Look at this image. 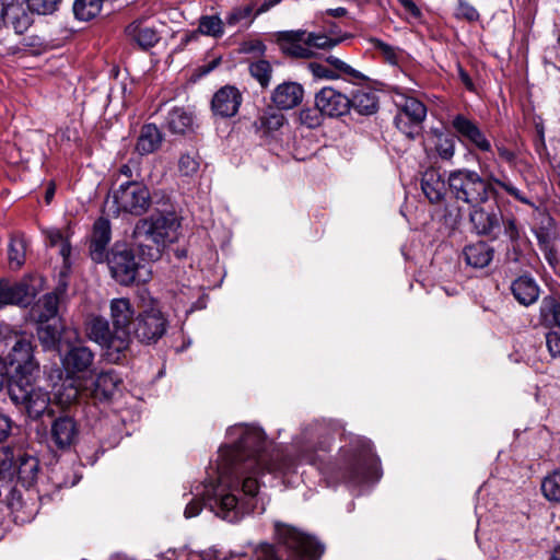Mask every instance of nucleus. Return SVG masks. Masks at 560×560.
Returning a JSON list of instances; mask_svg holds the SVG:
<instances>
[{"instance_id": "f257e3e1", "label": "nucleus", "mask_w": 560, "mask_h": 560, "mask_svg": "<svg viewBox=\"0 0 560 560\" xmlns=\"http://www.w3.org/2000/svg\"><path fill=\"white\" fill-rule=\"evenodd\" d=\"M226 436L229 444L220 447L215 462L217 482L205 485L202 495L217 516L231 523L256 510L262 470L282 477L294 474L300 464H315L314 453L326 451L334 439L330 428L317 421L294 438L292 451L267 454L265 433L255 425H233Z\"/></svg>"}, {"instance_id": "f03ea898", "label": "nucleus", "mask_w": 560, "mask_h": 560, "mask_svg": "<svg viewBox=\"0 0 560 560\" xmlns=\"http://www.w3.org/2000/svg\"><path fill=\"white\" fill-rule=\"evenodd\" d=\"M482 173L468 168H458L450 172L447 184L453 197L470 206H479L491 197L499 195L498 187L518 201L529 205L530 201L505 176L497 177L493 173H487V167L479 163Z\"/></svg>"}, {"instance_id": "7ed1b4c3", "label": "nucleus", "mask_w": 560, "mask_h": 560, "mask_svg": "<svg viewBox=\"0 0 560 560\" xmlns=\"http://www.w3.org/2000/svg\"><path fill=\"white\" fill-rule=\"evenodd\" d=\"M35 346L32 337L10 324L0 322V354L14 373L15 381L32 378L39 371L34 355Z\"/></svg>"}, {"instance_id": "20e7f679", "label": "nucleus", "mask_w": 560, "mask_h": 560, "mask_svg": "<svg viewBox=\"0 0 560 560\" xmlns=\"http://www.w3.org/2000/svg\"><path fill=\"white\" fill-rule=\"evenodd\" d=\"M179 222L174 214L151 215L140 220L133 230V238L144 260L160 259L167 243L177 240Z\"/></svg>"}, {"instance_id": "39448f33", "label": "nucleus", "mask_w": 560, "mask_h": 560, "mask_svg": "<svg viewBox=\"0 0 560 560\" xmlns=\"http://www.w3.org/2000/svg\"><path fill=\"white\" fill-rule=\"evenodd\" d=\"M342 471L345 479L353 485L375 481L380 478L378 458L373 453L371 442L357 436L348 447L342 448Z\"/></svg>"}, {"instance_id": "423d86ee", "label": "nucleus", "mask_w": 560, "mask_h": 560, "mask_svg": "<svg viewBox=\"0 0 560 560\" xmlns=\"http://www.w3.org/2000/svg\"><path fill=\"white\" fill-rule=\"evenodd\" d=\"M151 206V195L145 185L138 180H127L113 190L105 201V208L115 215L129 213L142 215Z\"/></svg>"}, {"instance_id": "0eeeda50", "label": "nucleus", "mask_w": 560, "mask_h": 560, "mask_svg": "<svg viewBox=\"0 0 560 560\" xmlns=\"http://www.w3.org/2000/svg\"><path fill=\"white\" fill-rule=\"evenodd\" d=\"M398 114L395 117L396 127L409 139H415L421 130V125L427 117L425 105L413 96L397 91L394 96Z\"/></svg>"}, {"instance_id": "6e6552de", "label": "nucleus", "mask_w": 560, "mask_h": 560, "mask_svg": "<svg viewBox=\"0 0 560 560\" xmlns=\"http://www.w3.org/2000/svg\"><path fill=\"white\" fill-rule=\"evenodd\" d=\"M9 395L15 405L24 406L32 419L42 417L48 410L50 404L48 392L34 386L31 378L14 381L9 388Z\"/></svg>"}, {"instance_id": "1a4fd4ad", "label": "nucleus", "mask_w": 560, "mask_h": 560, "mask_svg": "<svg viewBox=\"0 0 560 560\" xmlns=\"http://www.w3.org/2000/svg\"><path fill=\"white\" fill-rule=\"evenodd\" d=\"M112 277L121 285H130L133 282H144L141 278V266L136 261L133 252L125 244H115L110 253L106 255Z\"/></svg>"}, {"instance_id": "9d476101", "label": "nucleus", "mask_w": 560, "mask_h": 560, "mask_svg": "<svg viewBox=\"0 0 560 560\" xmlns=\"http://www.w3.org/2000/svg\"><path fill=\"white\" fill-rule=\"evenodd\" d=\"M167 326V318L156 304H152L135 318L133 335L141 343H155L165 335Z\"/></svg>"}, {"instance_id": "9b49d317", "label": "nucleus", "mask_w": 560, "mask_h": 560, "mask_svg": "<svg viewBox=\"0 0 560 560\" xmlns=\"http://www.w3.org/2000/svg\"><path fill=\"white\" fill-rule=\"evenodd\" d=\"M42 285L43 279L38 276H31L15 283L3 280L0 287V310L11 304L30 305L42 289Z\"/></svg>"}, {"instance_id": "f8f14e48", "label": "nucleus", "mask_w": 560, "mask_h": 560, "mask_svg": "<svg viewBox=\"0 0 560 560\" xmlns=\"http://www.w3.org/2000/svg\"><path fill=\"white\" fill-rule=\"evenodd\" d=\"M95 353L85 345H71L61 355V364L68 376L86 378L94 372Z\"/></svg>"}, {"instance_id": "ddd939ff", "label": "nucleus", "mask_w": 560, "mask_h": 560, "mask_svg": "<svg viewBox=\"0 0 560 560\" xmlns=\"http://www.w3.org/2000/svg\"><path fill=\"white\" fill-rule=\"evenodd\" d=\"M88 336L91 340L106 348V355L109 361L117 363L129 347H118L116 341V331H112L107 319L103 317H93L88 326Z\"/></svg>"}, {"instance_id": "4468645a", "label": "nucleus", "mask_w": 560, "mask_h": 560, "mask_svg": "<svg viewBox=\"0 0 560 560\" xmlns=\"http://www.w3.org/2000/svg\"><path fill=\"white\" fill-rule=\"evenodd\" d=\"M110 318L116 331V343L118 347H129L130 345V324L133 319L135 310L130 300L126 298L114 299L110 301Z\"/></svg>"}, {"instance_id": "2eb2a0df", "label": "nucleus", "mask_w": 560, "mask_h": 560, "mask_svg": "<svg viewBox=\"0 0 560 560\" xmlns=\"http://www.w3.org/2000/svg\"><path fill=\"white\" fill-rule=\"evenodd\" d=\"M315 105L327 117H341L350 110V98L331 86L315 94Z\"/></svg>"}, {"instance_id": "dca6fc26", "label": "nucleus", "mask_w": 560, "mask_h": 560, "mask_svg": "<svg viewBox=\"0 0 560 560\" xmlns=\"http://www.w3.org/2000/svg\"><path fill=\"white\" fill-rule=\"evenodd\" d=\"M452 127L463 143L474 145L482 152L491 151L490 141L474 120L458 114L453 117Z\"/></svg>"}, {"instance_id": "f3484780", "label": "nucleus", "mask_w": 560, "mask_h": 560, "mask_svg": "<svg viewBox=\"0 0 560 560\" xmlns=\"http://www.w3.org/2000/svg\"><path fill=\"white\" fill-rule=\"evenodd\" d=\"M303 96L304 89L300 83L285 81L275 88L271 102L278 109L288 110L300 105Z\"/></svg>"}, {"instance_id": "a211bd4d", "label": "nucleus", "mask_w": 560, "mask_h": 560, "mask_svg": "<svg viewBox=\"0 0 560 560\" xmlns=\"http://www.w3.org/2000/svg\"><path fill=\"white\" fill-rule=\"evenodd\" d=\"M242 103V94L235 86L225 85L212 97L211 107L215 115L221 117L234 116Z\"/></svg>"}, {"instance_id": "6ab92c4d", "label": "nucleus", "mask_w": 560, "mask_h": 560, "mask_svg": "<svg viewBox=\"0 0 560 560\" xmlns=\"http://www.w3.org/2000/svg\"><path fill=\"white\" fill-rule=\"evenodd\" d=\"M472 210L469 213V221L472 225V230L478 235H494L495 231H499L502 214L500 211H489L479 206H471Z\"/></svg>"}, {"instance_id": "aec40b11", "label": "nucleus", "mask_w": 560, "mask_h": 560, "mask_svg": "<svg viewBox=\"0 0 560 560\" xmlns=\"http://www.w3.org/2000/svg\"><path fill=\"white\" fill-rule=\"evenodd\" d=\"M51 439L60 450L70 447L78 439L77 422L69 416H60L51 423Z\"/></svg>"}, {"instance_id": "412c9836", "label": "nucleus", "mask_w": 560, "mask_h": 560, "mask_svg": "<svg viewBox=\"0 0 560 560\" xmlns=\"http://www.w3.org/2000/svg\"><path fill=\"white\" fill-rule=\"evenodd\" d=\"M305 31H290L280 35L279 43L285 55L310 59L315 56V52L305 44Z\"/></svg>"}, {"instance_id": "4be33fe9", "label": "nucleus", "mask_w": 560, "mask_h": 560, "mask_svg": "<svg viewBox=\"0 0 560 560\" xmlns=\"http://www.w3.org/2000/svg\"><path fill=\"white\" fill-rule=\"evenodd\" d=\"M110 224L107 219L95 221L90 244V255L95 262H102L106 257V248L110 241Z\"/></svg>"}, {"instance_id": "5701e85b", "label": "nucleus", "mask_w": 560, "mask_h": 560, "mask_svg": "<svg viewBox=\"0 0 560 560\" xmlns=\"http://www.w3.org/2000/svg\"><path fill=\"white\" fill-rule=\"evenodd\" d=\"M63 332L68 334V330L60 319L38 322L37 337L45 350L57 349Z\"/></svg>"}, {"instance_id": "b1692460", "label": "nucleus", "mask_w": 560, "mask_h": 560, "mask_svg": "<svg viewBox=\"0 0 560 560\" xmlns=\"http://www.w3.org/2000/svg\"><path fill=\"white\" fill-rule=\"evenodd\" d=\"M164 136L154 124L142 126L137 139L136 150L141 155L155 152L162 145Z\"/></svg>"}, {"instance_id": "393cba45", "label": "nucleus", "mask_w": 560, "mask_h": 560, "mask_svg": "<svg viewBox=\"0 0 560 560\" xmlns=\"http://www.w3.org/2000/svg\"><path fill=\"white\" fill-rule=\"evenodd\" d=\"M421 188L425 197L432 203L442 201L446 192L445 180L439 171L430 168L427 170L421 179Z\"/></svg>"}, {"instance_id": "a878e982", "label": "nucleus", "mask_w": 560, "mask_h": 560, "mask_svg": "<svg viewBox=\"0 0 560 560\" xmlns=\"http://www.w3.org/2000/svg\"><path fill=\"white\" fill-rule=\"evenodd\" d=\"M513 296L522 305L528 306L535 303L539 296V288L536 281L528 276H521L511 284Z\"/></svg>"}, {"instance_id": "bb28decb", "label": "nucleus", "mask_w": 560, "mask_h": 560, "mask_svg": "<svg viewBox=\"0 0 560 560\" xmlns=\"http://www.w3.org/2000/svg\"><path fill=\"white\" fill-rule=\"evenodd\" d=\"M463 257L468 266L485 268L493 259V248L485 242H477L465 246Z\"/></svg>"}, {"instance_id": "cd10ccee", "label": "nucleus", "mask_w": 560, "mask_h": 560, "mask_svg": "<svg viewBox=\"0 0 560 560\" xmlns=\"http://www.w3.org/2000/svg\"><path fill=\"white\" fill-rule=\"evenodd\" d=\"M539 322L547 328L560 330V298L547 295L541 300Z\"/></svg>"}, {"instance_id": "c85d7f7f", "label": "nucleus", "mask_w": 560, "mask_h": 560, "mask_svg": "<svg viewBox=\"0 0 560 560\" xmlns=\"http://www.w3.org/2000/svg\"><path fill=\"white\" fill-rule=\"evenodd\" d=\"M120 383L121 377L115 370L103 371L95 378L94 396L100 399H109Z\"/></svg>"}, {"instance_id": "c756f323", "label": "nucleus", "mask_w": 560, "mask_h": 560, "mask_svg": "<svg viewBox=\"0 0 560 560\" xmlns=\"http://www.w3.org/2000/svg\"><path fill=\"white\" fill-rule=\"evenodd\" d=\"M165 124L171 132L183 135L192 130L194 116L183 107H174L168 112Z\"/></svg>"}, {"instance_id": "7c9ffc66", "label": "nucleus", "mask_w": 560, "mask_h": 560, "mask_svg": "<svg viewBox=\"0 0 560 560\" xmlns=\"http://www.w3.org/2000/svg\"><path fill=\"white\" fill-rule=\"evenodd\" d=\"M126 34L143 49L151 48L159 42L158 32L140 22L129 24Z\"/></svg>"}, {"instance_id": "2f4dec72", "label": "nucleus", "mask_w": 560, "mask_h": 560, "mask_svg": "<svg viewBox=\"0 0 560 560\" xmlns=\"http://www.w3.org/2000/svg\"><path fill=\"white\" fill-rule=\"evenodd\" d=\"M3 19V22L10 24L16 34L25 33L33 24L31 15L20 5L5 8Z\"/></svg>"}, {"instance_id": "473e14b6", "label": "nucleus", "mask_w": 560, "mask_h": 560, "mask_svg": "<svg viewBox=\"0 0 560 560\" xmlns=\"http://www.w3.org/2000/svg\"><path fill=\"white\" fill-rule=\"evenodd\" d=\"M360 115H373L378 109V98L374 92L358 91L350 98V108Z\"/></svg>"}, {"instance_id": "72a5a7b5", "label": "nucleus", "mask_w": 560, "mask_h": 560, "mask_svg": "<svg viewBox=\"0 0 560 560\" xmlns=\"http://www.w3.org/2000/svg\"><path fill=\"white\" fill-rule=\"evenodd\" d=\"M256 0H252L248 4L233 8L226 15L225 21L230 26L243 25L248 26L255 18Z\"/></svg>"}, {"instance_id": "f704fd0d", "label": "nucleus", "mask_w": 560, "mask_h": 560, "mask_svg": "<svg viewBox=\"0 0 560 560\" xmlns=\"http://www.w3.org/2000/svg\"><path fill=\"white\" fill-rule=\"evenodd\" d=\"M224 33L223 21L217 15H203L199 20V26L196 32H192L187 40L197 38L199 34L221 37Z\"/></svg>"}, {"instance_id": "c9c22d12", "label": "nucleus", "mask_w": 560, "mask_h": 560, "mask_svg": "<svg viewBox=\"0 0 560 560\" xmlns=\"http://www.w3.org/2000/svg\"><path fill=\"white\" fill-rule=\"evenodd\" d=\"M59 298L56 293L45 294L37 304L38 322L60 319L58 315Z\"/></svg>"}, {"instance_id": "e433bc0d", "label": "nucleus", "mask_w": 560, "mask_h": 560, "mask_svg": "<svg viewBox=\"0 0 560 560\" xmlns=\"http://www.w3.org/2000/svg\"><path fill=\"white\" fill-rule=\"evenodd\" d=\"M102 4L103 0H75L73 12L77 19L90 21L101 12Z\"/></svg>"}, {"instance_id": "4c0bfd02", "label": "nucleus", "mask_w": 560, "mask_h": 560, "mask_svg": "<svg viewBox=\"0 0 560 560\" xmlns=\"http://www.w3.org/2000/svg\"><path fill=\"white\" fill-rule=\"evenodd\" d=\"M541 490L547 500L560 502V469L545 477Z\"/></svg>"}, {"instance_id": "58836bf2", "label": "nucleus", "mask_w": 560, "mask_h": 560, "mask_svg": "<svg viewBox=\"0 0 560 560\" xmlns=\"http://www.w3.org/2000/svg\"><path fill=\"white\" fill-rule=\"evenodd\" d=\"M38 472V460L33 456L22 457L19 468H18V475L19 478L27 483L31 485Z\"/></svg>"}, {"instance_id": "ea45409f", "label": "nucleus", "mask_w": 560, "mask_h": 560, "mask_svg": "<svg viewBox=\"0 0 560 560\" xmlns=\"http://www.w3.org/2000/svg\"><path fill=\"white\" fill-rule=\"evenodd\" d=\"M47 238L51 247L59 246V254L63 258L65 264H67L71 254V245L68 238L58 229L48 230Z\"/></svg>"}, {"instance_id": "a19ab883", "label": "nucleus", "mask_w": 560, "mask_h": 560, "mask_svg": "<svg viewBox=\"0 0 560 560\" xmlns=\"http://www.w3.org/2000/svg\"><path fill=\"white\" fill-rule=\"evenodd\" d=\"M249 72L261 86H267L270 83L272 68L267 60H257L249 66Z\"/></svg>"}, {"instance_id": "79ce46f5", "label": "nucleus", "mask_w": 560, "mask_h": 560, "mask_svg": "<svg viewBox=\"0 0 560 560\" xmlns=\"http://www.w3.org/2000/svg\"><path fill=\"white\" fill-rule=\"evenodd\" d=\"M370 42L373 48L380 51L388 63L394 66L399 63L401 57L399 48L388 45L378 38H371Z\"/></svg>"}, {"instance_id": "37998d69", "label": "nucleus", "mask_w": 560, "mask_h": 560, "mask_svg": "<svg viewBox=\"0 0 560 560\" xmlns=\"http://www.w3.org/2000/svg\"><path fill=\"white\" fill-rule=\"evenodd\" d=\"M305 44L311 49H330L341 43V38H331L325 34L306 33L305 32Z\"/></svg>"}, {"instance_id": "c03bdc74", "label": "nucleus", "mask_w": 560, "mask_h": 560, "mask_svg": "<svg viewBox=\"0 0 560 560\" xmlns=\"http://www.w3.org/2000/svg\"><path fill=\"white\" fill-rule=\"evenodd\" d=\"M199 156L196 152L183 153L178 160V171L183 176H194L199 170Z\"/></svg>"}, {"instance_id": "a18cd8bd", "label": "nucleus", "mask_w": 560, "mask_h": 560, "mask_svg": "<svg viewBox=\"0 0 560 560\" xmlns=\"http://www.w3.org/2000/svg\"><path fill=\"white\" fill-rule=\"evenodd\" d=\"M435 151L442 160L450 161L455 154V140L442 133L438 135L435 139Z\"/></svg>"}, {"instance_id": "49530a36", "label": "nucleus", "mask_w": 560, "mask_h": 560, "mask_svg": "<svg viewBox=\"0 0 560 560\" xmlns=\"http://www.w3.org/2000/svg\"><path fill=\"white\" fill-rule=\"evenodd\" d=\"M25 243L22 238H13L9 245V260L11 266L20 268L24 264Z\"/></svg>"}, {"instance_id": "de8ad7c7", "label": "nucleus", "mask_w": 560, "mask_h": 560, "mask_svg": "<svg viewBox=\"0 0 560 560\" xmlns=\"http://www.w3.org/2000/svg\"><path fill=\"white\" fill-rule=\"evenodd\" d=\"M323 116H325L320 109L315 105L314 108H303L300 112V121L307 128H316L322 125Z\"/></svg>"}, {"instance_id": "09e8293b", "label": "nucleus", "mask_w": 560, "mask_h": 560, "mask_svg": "<svg viewBox=\"0 0 560 560\" xmlns=\"http://www.w3.org/2000/svg\"><path fill=\"white\" fill-rule=\"evenodd\" d=\"M326 61L331 66L334 67L335 71H339L343 74H347L353 79H358V80H364L366 79V77L361 73L360 71L355 70L354 68H352L350 65L346 63L345 61H342L341 59L335 57V56H328L326 58Z\"/></svg>"}, {"instance_id": "8fccbe9b", "label": "nucleus", "mask_w": 560, "mask_h": 560, "mask_svg": "<svg viewBox=\"0 0 560 560\" xmlns=\"http://www.w3.org/2000/svg\"><path fill=\"white\" fill-rule=\"evenodd\" d=\"M31 12L46 15L56 11L59 0H26Z\"/></svg>"}, {"instance_id": "3c124183", "label": "nucleus", "mask_w": 560, "mask_h": 560, "mask_svg": "<svg viewBox=\"0 0 560 560\" xmlns=\"http://www.w3.org/2000/svg\"><path fill=\"white\" fill-rule=\"evenodd\" d=\"M545 339L549 354L553 359L560 358V330L549 328V331L546 334Z\"/></svg>"}, {"instance_id": "603ef678", "label": "nucleus", "mask_w": 560, "mask_h": 560, "mask_svg": "<svg viewBox=\"0 0 560 560\" xmlns=\"http://www.w3.org/2000/svg\"><path fill=\"white\" fill-rule=\"evenodd\" d=\"M308 69L312 74L317 79L337 80L340 75L335 71L322 63L311 62Z\"/></svg>"}, {"instance_id": "864d4df0", "label": "nucleus", "mask_w": 560, "mask_h": 560, "mask_svg": "<svg viewBox=\"0 0 560 560\" xmlns=\"http://www.w3.org/2000/svg\"><path fill=\"white\" fill-rule=\"evenodd\" d=\"M261 126L268 130H278L283 126L284 116L282 114L271 113L260 117Z\"/></svg>"}, {"instance_id": "5fc2aeb1", "label": "nucleus", "mask_w": 560, "mask_h": 560, "mask_svg": "<svg viewBox=\"0 0 560 560\" xmlns=\"http://www.w3.org/2000/svg\"><path fill=\"white\" fill-rule=\"evenodd\" d=\"M14 466L13 455L9 448L0 450V478H5Z\"/></svg>"}, {"instance_id": "6e6d98bb", "label": "nucleus", "mask_w": 560, "mask_h": 560, "mask_svg": "<svg viewBox=\"0 0 560 560\" xmlns=\"http://www.w3.org/2000/svg\"><path fill=\"white\" fill-rule=\"evenodd\" d=\"M456 15L469 22H474L479 19L478 11L466 1H459Z\"/></svg>"}, {"instance_id": "4d7b16f0", "label": "nucleus", "mask_w": 560, "mask_h": 560, "mask_svg": "<svg viewBox=\"0 0 560 560\" xmlns=\"http://www.w3.org/2000/svg\"><path fill=\"white\" fill-rule=\"evenodd\" d=\"M200 493H197L195 495V498H192L186 505L185 508V511H184V515L186 518H191V517H195L197 515H199V513L202 511V502L201 500L198 498Z\"/></svg>"}, {"instance_id": "13d9d810", "label": "nucleus", "mask_w": 560, "mask_h": 560, "mask_svg": "<svg viewBox=\"0 0 560 560\" xmlns=\"http://www.w3.org/2000/svg\"><path fill=\"white\" fill-rule=\"evenodd\" d=\"M504 225V233L511 241H516L520 237V232L516 225V221L513 218H509L502 221Z\"/></svg>"}, {"instance_id": "bf43d9fd", "label": "nucleus", "mask_w": 560, "mask_h": 560, "mask_svg": "<svg viewBox=\"0 0 560 560\" xmlns=\"http://www.w3.org/2000/svg\"><path fill=\"white\" fill-rule=\"evenodd\" d=\"M12 430V421L11 419L0 413V443L8 439Z\"/></svg>"}, {"instance_id": "052dcab7", "label": "nucleus", "mask_w": 560, "mask_h": 560, "mask_svg": "<svg viewBox=\"0 0 560 560\" xmlns=\"http://www.w3.org/2000/svg\"><path fill=\"white\" fill-rule=\"evenodd\" d=\"M282 0H261L260 3L255 7V15L259 16L280 4Z\"/></svg>"}, {"instance_id": "680f3d73", "label": "nucleus", "mask_w": 560, "mask_h": 560, "mask_svg": "<svg viewBox=\"0 0 560 560\" xmlns=\"http://www.w3.org/2000/svg\"><path fill=\"white\" fill-rule=\"evenodd\" d=\"M10 499H8V505L11 509L12 512H19V510L22 508V500L21 495L15 491H10Z\"/></svg>"}, {"instance_id": "e2e57ef3", "label": "nucleus", "mask_w": 560, "mask_h": 560, "mask_svg": "<svg viewBox=\"0 0 560 560\" xmlns=\"http://www.w3.org/2000/svg\"><path fill=\"white\" fill-rule=\"evenodd\" d=\"M401 5L407 10L409 11L413 16H419L420 15V10L419 8L415 4V2L412 0H398Z\"/></svg>"}, {"instance_id": "0e129e2a", "label": "nucleus", "mask_w": 560, "mask_h": 560, "mask_svg": "<svg viewBox=\"0 0 560 560\" xmlns=\"http://www.w3.org/2000/svg\"><path fill=\"white\" fill-rule=\"evenodd\" d=\"M9 374V369L4 363L3 359L0 357V389L3 387L7 376Z\"/></svg>"}, {"instance_id": "69168bd1", "label": "nucleus", "mask_w": 560, "mask_h": 560, "mask_svg": "<svg viewBox=\"0 0 560 560\" xmlns=\"http://www.w3.org/2000/svg\"><path fill=\"white\" fill-rule=\"evenodd\" d=\"M499 155L508 162H512L515 158L514 153L504 147L498 148Z\"/></svg>"}, {"instance_id": "338daca9", "label": "nucleus", "mask_w": 560, "mask_h": 560, "mask_svg": "<svg viewBox=\"0 0 560 560\" xmlns=\"http://www.w3.org/2000/svg\"><path fill=\"white\" fill-rule=\"evenodd\" d=\"M327 14L334 16V18H342V16H346L348 14V11L346 8H342V7H339V8H336V9H328L327 11Z\"/></svg>"}, {"instance_id": "774afa93", "label": "nucleus", "mask_w": 560, "mask_h": 560, "mask_svg": "<svg viewBox=\"0 0 560 560\" xmlns=\"http://www.w3.org/2000/svg\"><path fill=\"white\" fill-rule=\"evenodd\" d=\"M459 78L462 82L466 85L468 90H474V84L467 72H465L463 69H459Z\"/></svg>"}]
</instances>
